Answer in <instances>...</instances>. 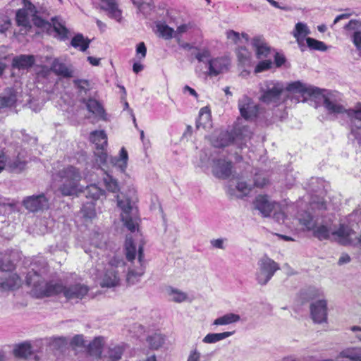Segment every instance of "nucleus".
I'll list each match as a JSON object with an SVG mask.
<instances>
[{
  "label": "nucleus",
  "mask_w": 361,
  "mask_h": 361,
  "mask_svg": "<svg viewBox=\"0 0 361 361\" xmlns=\"http://www.w3.org/2000/svg\"><path fill=\"white\" fill-rule=\"evenodd\" d=\"M283 85L274 80L264 81L260 85V100L264 103H275L284 90Z\"/></svg>",
  "instance_id": "obj_10"
},
{
  "label": "nucleus",
  "mask_w": 361,
  "mask_h": 361,
  "mask_svg": "<svg viewBox=\"0 0 361 361\" xmlns=\"http://www.w3.org/2000/svg\"><path fill=\"white\" fill-rule=\"evenodd\" d=\"M104 182L106 189L114 193L118 192L119 186L116 179L113 178L112 176L106 175L104 178Z\"/></svg>",
  "instance_id": "obj_47"
},
{
  "label": "nucleus",
  "mask_w": 361,
  "mask_h": 361,
  "mask_svg": "<svg viewBox=\"0 0 361 361\" xmlns=\"http://www.w3.org/2000/svg\"><path fill=\"white\" fill-rule=\"evenodd\" d=\"M35 61L34 56L22 54L13 59L12 67L19 70L28 69L33 66Z\"/></svg>",
  "instance_id": "obj_23"
},
{
  "label": "nucleus",
  "mask_w": 361,
  "mask_h": 361,
  "mask_svg": "<svg viewBox=\"0 0 361 361\" xmlns=\"http://www.w3.org/2000/svg\"><path fill=\"white\" fill-rule=\"evenodd\" d=\"M147 341L152 348L157 349L164 343V338L161 334H154L147 338Z\"/></svg>",
  "instance_id": "obj_50"
},
{
  "label": "nucleus",
  "mask_w": 361,
  "mask_h": 361,
  "mask_svg": "<svg viewBox=\"0 0 361 361\" xmlns=\"http://www.w3.org/2000/svg\"><path fill=\"white\" fill-rule=\"evenodd\" d=\"M237 190L240 193V196H245L249 194L252 187L245 181H238L236 185Z\"/></svg>",
  "instance_id": "obj_51"
},
{
  "label": "nucleus",
  "mask_w": 361,
  "mask_h": 361,
  "mask_svg": "<svg viewBox=\"0 0 361 361\" xmlns=\"http://www.w3.org/2000/svg\"><path fill=\"white\" fill-rule=\"evenodd\" d=\"M16 102V93L11 90L6 94L0 96V108L13 106Z\"/></svg>",
  "instance_id": "obj_39"
},
{
  "label": "nucleus",
  "mask_w": 361,
  "mask_h": 361,
  "mask_svg": "<svg viewBox=\"0 0 361 361\" xmlns=\"http://www.w3.org/2000/svg\"><path fill=\"white\" fill-rule=\"evenodd\" d=\"M357 118L355 121V125L359 127L355 138L361 143V111L357 113Z\"/></svg>",
  "instance_id": "obj_58"
},
{
  "label": "nucleus",
  "mask_w": 361,
  "mask_h": 361,
  "mask_svg": "<svg viewBox=\"0 0 361 361\" xmlns=\"http://www.w3.org/2000/svg\"><path fill=\"white\" fill-rule=\"evenodd\" d=\"M337 237L338 240L343 245L351 243L352 236L355 235V232L348 226L341 225L338 229L332 233Z\"/></svg>",
  "instance_id": "obj_25"
},
{
  "label": "nucleus",
  "mask_w": 361,
  "mask_h": 361,
  "mask_svg": "<svg viewBox=\"0 0 361 361\" xmlns=\"http://www.w3.org/2000/svg\"><path fill=\"white\" fill-rule=\"evenodd\" d=\"M25 7L16 13V23L20 27V32L26 35L32 27L31 22L42 30H49L51 25L36 15L35 6L28 1L23 0Z\"/></svg>",
  "instance_id": "obj_1"
},
{
  "label": "nucleus",
  "mask_w": 361,
  "mask_h": 361,
  "mask_svg": "<svg viewBox=\"0 0 361 361\" xmlns=\"http://www.w3.org/2000/svg\"><path fill=\"white\" fill-rule=\"evenodd\" d=\"M23 205L31 212L47 209L49 208V200L44 194L28 196L23 200Z\"/></svg>",
  "instance_id": "obj_11"
},
{
  "label": "nucleus",
  "mask_w": 361,
  "mask_h": 361,
  "mask_svg": "<svg viewBox=\"0 0 361 361\" xmlns=\"http://www.w3.org/2000/svg\"><path fill=\"white\" fill-rule=\"evenodd\" d=\"M309 34H310V30L307 24L301 22L296 23L295 29L293 31V35L296 39L299 46H302L304 39Z\"/></svg>",
  "instance_id": "obj_30"
},
{
  "label": "nucleus",
  "mask_w": 361,
  "mask_h": 361,
  "mask_svg": "<svg viewBox=\"0 0 361 361\" xmlns=\"http://www.w3.org/2000/svg\"><path fill=\"white\" fill-rule=\"evenodd\" d=\"M209 57V52L207 50H204L202 52L198 53L196 58L199 61H204L205 59Z\"/></svg>",
  "instance_id": "obj_64"
},
{
  "label": "nucleus",
  "mask_w": 361,
  "mask_h": 361,
  "mask_svg": "<svg viewBox=\"0 0 361 361\" xmlns=\"http://www.w3.org/2000/svg\"><path fill=\"white\" fill-rule=\"evenodd\" d=\"M101 9L106 13V15L118 23L123 20V11L119 7L118 0H100Z\"/></svg>",
  "instance_id": "obj_14"
},
{
  "label": "nucleus",
  "mask_w": 361,
  "mask_h": 361,
  "mask_svg": "<svg viewBox=\"0 0 361 361\" xmlns=\"http://www.w3.org/2000/svg\"><path fill=\"white\" fill-rule=\"evenodd\" d=\"M104 193V190L95 184L88 185L85 190L86 197L93 200L99 199Z\"/></svg>",
  "instance_id": "obj_41"
},
{
  "label": "nucleus",
  "mask_w": 361,
  "mask_h": 361,
  "mask_svg": "<svg viewBox=\"0 0 361 361\" xmlns=\"http://www.w3.org/2000/svg\"><path fill=\"white\" fill-rule=\"evenodd\" d=\"M240 315L234 313H228L214 320L212 324L214 326L228 325L239 322Z\"/></svg>",
  "instance_id": "obj_32"
},
{
  "label": "nucleus",
  "mask_w": 361,
  "mask_h": 361,
  "mask_svg": "<svg viewBox=\"0 0 361 361\" xmlns=\"http://www.w3.org/2000/svg\"><path fill=\"white\" fill-rule=\"evenodd\" d=\"M189 28V26L186 24L181 25L177 27V30L175 31L174 37L178 39L179 38V35L186 32Z\"/></svg>",
  "instance_id": "obj_62"
},
{
  "label": "nucleus",
  "mask_w": 361,
  "mask_h": 361,
  "mask_svg": "<svg viewBox=\"0 0 361 361\" xmlns=\"http://www.w3.org/2000/svg\"><path fill=\"white\" fill-rule=\"evenodd\" d=\"M353 42L357 49L361 50V31H355L354 32Z\"/></svg>",
  "instance_id": "obj_61"
},
{
  "label": "nucleus",
  "mask_w": 361,
  "mask_h": 361,
  "mask_svg": "<svg viewBox=\"0 0 361 361\" xmlns=\"http://www.w3.org/2000/svg\"><path fill=\"white\" fill-rule=\"evenodd\" d=\"M252 45L255 49L257 56L259 59L267 57L270 52V48L265 42L264 39L262 37H255L252 39Z\"/></svg>",
  "instance_id": "obj_24"
},
{
  "label": "nucleus",
  "mask_w": 361,
  "mask_h": 361,
  "mask_svg": "<svg viewBox=\"0 0 361 361\" xmlns=\"http://www.w3.org/2000/svg\"><path fill=\"white\" fill-rule=\"evenodd\" d=\"M279 264L268 257H263L257 262V269L255 273V278L257 283L261 286L266 285L279 270Z\"/></svg>",
  "instance_id": "obj_8"
},
{
  "label": "nucleus",
  "mask_w": 361,
  "mask_h": 361,
  "mask_svg": "<svg viewBox=\"0 0 361 361\" xmlns=\"http://www.w3.org/2000/svg\"><path fill=\"white\" fill-rule=\"evenodd\" d=\"M308 47L311 49L326 51L327 49L326 45L321 41L317 40L314 38L307 37L305 39Z\"/></svg>",
  "instance_id": "obj_46"
},
{
  "label": "nucleus",
  "mask_w": 361,
  "mask_h": 361,
  "mask_svg": "<svg viewBox=\"0 0 361 361\" xmlns=\"http://www.w3.org/2000/svg\"><path fill=\"white\" fill-rule=\"evenodd\" d=\"M323 99V105L329 114L337 116L345 114L347 116L350 121L351 133L355 136L359 127L355 126V121L357 118V113L361 111V104H358L355 109H347L336 99L335 94L332 92L324 95Z\"/></svg>",
  "instance_id": "obj_3"
},
{
  "label": "nucleus",
  "mask_w": 361,
  "mask_h": 361,
  "mask_svg": "<svg viewBox=\"0 0 361 361\" xmlns=\"http://www.w3.org/2000/svg\"><path fill=\"white\" fill-rule=\"evenodd\" d=\"M312 319L317 323H322L327 317V303L325 300H317L310 305Z\"/></svg>",
  "instance_id": "obj_21"
},
{
  "label": "nucleus",
  "mask_w": 361,
  "mask_h": 361,
  "mask_svg": "<svg viewBox=\"0 0 361 361\" xmlns=\"http://www.w3.org/2000/svg\"><path fill=\"white\" fill-rule=\"evenodd\" d=\"M119 267H124V262L121 259L114 257L109 262L99 277L102 287L113 288L119 285L120 276L118 271L116 270Z\"/></svg>",
  "instance_id": "obj_7"
},
{
  "label": "nucleus",
  "mask_w": 361,
  "mask_h": 361,
  "mask_svg": "<svg viewBox=\"0 0 361 361\" xmlns=\"http://www.w3.org/2000/svg\"><path fill=\"white\" fill-rule=\"evenodd\" d=\"M314 235L317 237L320 240L327 239L329 236L330 231L329 228L324 225H321L319 226L314 227Z\"/></svg>",
  "instance_id": "obj_48"
},
{
  "label": "nucleus",
  "mask_w": 361,
  "mask_h": 361,
  "mask_svg": "<svg viewBox=\"0 0 361 361\" xmlns=\"http://www.w3.org/2000/svg\"><path fill=\"white\" fill-rule=\"evenodd\" d=\"M11 20L5 18L2 19V21L0 22V33H5L11 27Z\"/></svg>",
  "instance_id": "obj_60"
},
{
  "label": "nucleus",
  "mask_w": 361,
  "mask_h": 361,
  "mask_svg": "<svg viewBox=\"0 0 361 361\" xmlns=\"http://www.w3.org/2000/svg\"><path fill=\"white\" fill-rule=\"evenodd\" d=\"M147 54V47L144 42H140L136 47V55L139 59L145 58Z\"/></svg>",
  "instance_id": "obj_57"
},
{
  "label": "nucleus",
  "mask_w": 361,
  "mask_h": 361,
  "mask_svg": "<svg viewBox=\"0 0 361 361\" xmlns=\"http://www.w3.org/2000/svg\"><path fill=\"white\" fill-rule=\"evenodd\" d=\"M230 64L231 61L228 57H219L209 60L208 61V74L210 76H216L219 74L226 72Z\"/></svg>",
  "instance_id": "obj_17"
},
{
  "label": "nucleus",
  "mask_w": 361,
  "mask_h": 361,
  "mask_svg": "<svg viewBox=\"0 0 361 361\" xmlns=\"http://www.w3.org/2000/svg\"><path fill=\"white\" fill-rule=\"evenodd\" d=\"M124 348L121 345H114L109 348L108 351L109 357L110 361H118L121 358Z\"/></svg>",
  "instance_id": "obj_45"
},
{
  "label": "nucleus",
  "mask_w": 361,
  "mask_h": 361,
  "mask_svg": "<svg viewBox=\"0 0 361 361\" xmlns=\"http://www.w3.org/2000/svg\"><path fill=\"white\" fill-rule=\"evenodd\" d=\"M54 179L61 182L59 188L61 194L64 196H70L78 192L81 174L74 166H68L60 170L55 175Z\"/></svg>",
  "instance_id": "obj_5"
},
{
  "label": "nucleus",
  "mask_w": 361,
  "mask_h": 361,
  "mask_svg": "<svg viewBox=\"0 0 361 361\" xmlns=\"http://www.w3.org/2000/svg\"><path fill=\"white\" fill-rule=\"evenodd\" d=\"M104 338L102 336L96 337L89 345L88 352L90 355L100 358L104 345Z\"/></svg>",
  "instance_id": "obj_28"
},
{
  "label": "nucleus",
  "mask_w": 361,
  "mask_h": 361,
  "mask_svg": "<svg viewBox=\"0 0 361 361\" xmlns=\"http://www.w3.org/2000/svg\"><path fill=\"white\" fill-rule=\"evenodd\" d=\"M13 268L14 265L11 262L4 263L0 260V271L4 273V281L0 282V290H13L21 286L20 278L16 274L10 272Z\"/></svg>",
  "instance_id": "obj_9"
},
{
  "label": "nucleus",
  "mask_w": 361,
  "mask_h": 361,
  "mask_svg": "<svg viewBox=\"0 0 361 361\" xmlns=\"http://www.w3.org/2000/svg\"><path fill=\"white\" fill-rule=\"evenodd\" d=\"M200 359L201 353L197 348H195L190 352L187 361H200Z\"/></svg>",
  "instance_id": "obj_59"
},
{
  "label": "nucleus",
  "mask_w": 361,
  "mask_h": 361,
  "mask_svg": "<svg viewBox=\"0 0 361 361\" xmlns=\"http://www.w3.org/2000/svg\"><path fill=\"white\" fill-rule=\"evenodd\" d=\"M212 173L218 178L225 179L232 173V164L226 159H219L214 160Z\"/></svg>",
  "instance_id": "obj_20"
},
{
  "label": "nucleus",
  "mask_w": 361,
  "mask_h": 361,
  "mask_svg": "<svg viewBox=\"0 0 361 361\" xmlns=\"http://www.w3.org/2000/svg\"><path fill=\"white\" fill-rule=\"evenodd\" d=\"M51 71L55 75L64 78L74 77L75 71L72 65L63 63L59 59H54L50 67Z\"/></svg>",
  "instance_id": "obj_22"
},
{
  "label": "nucleus",
  "mask_w": 361,
  "mask_h": 361,
  "mask_svg": "<svg viewBox=\"0 0 361 361\" xmlns=\"http://www.w3.org/2000/svg\"><path fill=\"white\" fill-rule=\"evenodd\" d=\"M226 36L229 40H231L232 42H233L235 44H237L240 42V37L244 38L246 42H248V40H249L247 34H246V33L240 34L239 32H237L234 30H228L226 32Z\"/></svg>",
  "instance_id": "obj_49"
},
{
  "label": "nucleus",
  "mask_w": 361,
  "mask_h": 361,
  "mask_svg": "<svg viewBox=\"0 0 361 361\" xmlns=\"http://www.w3.org/2000/svg\"><path fill=\"white\" fill-rule=\"evenodd\" d=\"M300 223L303 225L307 230L314 229L316 221L314 218L307 212L301 214L299 217Z\"/></svg>",
  "instance_id": "obj_43"
},
{
  "label": "nucleus",
  "mask_w": 361,
  "mask_h": 361,
  "mask_svg": "<svg viewBox=\"0 0 361 361\" xmlns=\"http://www.w3.org/2000/svg\"><path fill=\"white\" fill-rule=\"evenodd\" d=\"M143 257V248L142 246H140L137 253V262L139 263V266L136 269H131L128 271L126 279L128 284H135L140 281L141 277L143 276L145 273Z\"/></svg>",
  "instance_id": "obj_18"
},
{
  "label": "nucleus",
  "mask_w": 361,
  "mask_h": 361,
  "mask_svg": "<svg viewBox=\"0 0 361 361\" xmlns=\"http://www.w3.org/2000/svg\"><path fill=\"white\" fill-rule=\"evenodd\" d=\"M269 183V180L264 174H256L254 179L255 185L258 188H263Z\"/></svg>",
  "instance_id": "obj_53"
},
{
  "label": "nucleus",
  "mask_w": 361,
  "mask_h": 361,
  "mask_svg": "<svg viewBox=\"0 0 361 361\" xmlns=\"http://www.w3.org/2000/svg\"><path fill=\"white\" fill-rule=\"evenodd\" d=\"M52 25L54 31L59 35L61 39L67 38L68 30L66 27L64 23L61 19L54 18L51 19Z\"/></svg>",
  "instance_id": "obj_38"
},
{
  "label": "nucleus",
  "mask_w": 361,
  "mask_h": 361,
  "mask_svg": "<svg viewBox=\"0 0 361 361\" xmlns=\"http://www.w3.org/2000/svg\"><path fill=\"white\" fill-rule=\"evenodd\" d=\"M277 206L278 203L272 201L267 195H257L253 202L254 209L264 217L269 216Z\"/></svg>",
  "instance_id": "obj_12"
},
{
  "label": "nucleus",
  "mask_w": 361,
  "mask_h": 361,
  "mask_svg": "<svg viewBox=\"0 0 361 361\" xmlns=\"http://www.w3.org/2000/svg\"><path fill=\"white\" fill-rule=\"evenodd\" d=\"M13 352L16 357L27 358L32 354V347L28 343H20L15 346Z\"/></svg>",
  "instance_id": "obj_36"
},
{
  "label": "nucleus",
  "mask_w": 361,
  "mask_h": 361,
  "mask_svg": "<svg viewBox=\"0 0 361 361\" xmlns=\"http://www.w3.org/2000/svg\"><path fill=\"white\" fill-rule=\"evenodd\" d=\"M81 212L85 218L92 219L96 216L95 204L93 202H89L83 204Z\"/></svg>",
  "instance_id": "obj_44"
},
{
  "label": "nucleus",
  "mask_w": 361,
  "mask_h": 361,
  "mask_svg": "<svg viewBox=\"0 0 361 361\" xmlns=\"http://www.w3.org/2000/svg\"><path fill=\"white\" fill-rule=\"evenodd\" d=\"M126 258L128 261L135 259L137 251L131 238H127L125 243Z\"/></svg>",
  "instance_id": "obj_40"
},
{
  "label": "nucleus",
  "mask_w": 361,
  "mask_h": 361,
  "mask_svg": "<svg viewBox=\"0 0 361 361\" xmlns=\"http://www.w3.org/2000/svg\"><path fill=\"white\" fill-rule=\"evenodd\" d=\"M211 121V114L210 111L207 107H203L200 109L199 112V118L196 123L197 128H207L208 125L210 124Z\"/></svg>",
  "instance_id": "obj_34"
},
{
  "label": "nucleus",
  "mask_w": 361,
  "mask_h": 361,
  "mask_svg": "<svg viewBox=\"0 0 361 361\" xmlns=\"http://www.w3.org/2000/svg\"><path fill=\"white\" fill-rule=\"evenodd\" d=\"M74 83L80 90H86L88 87V82L85 80H75Z\"/></svg>",
  "instance_id": "obj_63"
},
{
  "label": "nucleus",
  "mask_w": 361,
  "mask_h": 361,
  "mask_svg": "<svg viewBox=\"0 0 361 361\" xmlns=\"http://www.w3.org/2000/svg\"><path fill=\"white\" fill-rule=\"evenodd\" d=\"M128 152L124 147H122L119 153V157H111L110 163L119 169L121 171L125 172L128 166Z\"/></svg>",
  "instance_id": "obj_27"
},
{
  "label": "nucleus",
  "mask_w": 361,
  "mask_h": 361,
  "mask_svg": "<svg viewBox=\"0 0 361 361\" xmlns=\"http://www.w3.org/2000/svg\"><path fill=\"white\" fill-rule=\"evenodd\" d=\"M238 108L241 116L245 119L255 117L258 112L257 106L247 96H243L239 99Z\"/></svg>",
  "instance_id": "obj_19"
},
{
  "label": "nucleus",
  "mask_w": 361,
  "mask_h": 361,
  "mask_svg": "<svg viewBox=\"0 0 361 361\" xmlns=\"http://www.w3.org/2000/svg\"><path fill=\"white\" fill-rule=\"evenodd\" d=\"M86 107L90 112L92 113L99 119L106 120L104 109L97 100L88 99L86 102Z\"/></svg>",
  "instance_id": "obj_29"
},
{
  "label": "nucleus",
  "mask_w": 361,
  "mask_h": 361,
  "mask_svg": "<svg viewBox=\"0 0 361 361\" xmlns=\"http://www.w3.org/2000/svg\"><path fill=\"white\" fill-rule=\"evenodd\" d=\"M234 134L235 135L228 131H221L217 135L212 136V144L214 147L218 148L224 147L231 144H235L239 148H243L252 136V132L247 126L235 128Z\"/></svg>",
  "instance_id": "obj_4"
},
{
  "label": "nucleus",
  "mask_w": 361,
  "mask_h": 361,
  "mask_svg": "<svg viewBox=\"0 0 361 361\" xmlns=\"http://www.w3.org/2000/svg\"><path fill=\"white\" fill-rule=\"evenodd\" d=\"M157 31L161 37L166 39L174 37L175 30L164 23H159L157 25Z\"/></svg>",
  "instance_id": "obj_42"
},
{
  "label": "nucleus",
  "mask_w": 361,
  "mask_h": 361,
  "mask_svg": "<svg viewBox=\"0 0 361 361\" xmlns=\"http://www.w3.org/2000/svg\"><path fill=\"white\" fill-rule=\"evenodd\" d=\"M356 348H347L339 353V357L355 360Z\"/></svg>",
  "instance_id": "obj_56"
},
{
  "label": "nucleus",
  "mask_w": 361,
  "mask_h": 361,
  "mask_svg": "<svg viewBox=\"0 0 361 361\" xmlns=\"http://www.w3.org/2000/svg\"><path fill=\"white\" fill-rule=\"evenodd\" d=\"M228 240L225 238L212 239L210 240V244L213 248L225 250L226 248Z\"/></svg>",
  "instance_id": "obj_52"
},
{
  "label": "nucleus",
  "mask_w": 361,
  "mask_h": 361,
  "mask_svg": "<svg viewBox=\"0 0 361 361\" xmlns=\"http://www.w3.org/2000/svg\"><path fill=\"white\" fill-rule=\"evenodd\" d=\"M237 58L239 63L243 66H249L251 64V53L245 47H239L237 49Z\"/></svg>",
  "instance_id": "obj_37"
},
{
  "label": "nucleus",
  "mask_w": 361,
  "mask_h": 361,
  "mask_svg": "<svg viewBox=\"0 0 361 361\" xmlns=\"http://www.w3.org/2000/svg\"><path fill=\"white\" fill-rule=\"evenodd\" d=\"M26 283L32 286L31 292L36 298H44L55 295L61 293L62 284L59 283L46 282L42 277L35 271H29L26 276Z\"/></svg>",
  "instance_id": "obj_2"
},
{
  "label": "nucleus",
  "mask_w": 361,
  "mask_h": 361,
  "mask_svg": "<svg viewBox=\"0 0 361 361\" xmlns=\"http://www.w3.org/2000/svg\"><path fill=\"white\" fill-rule=\"evenodd\" d=\"M90 140L95 145L98 149H104L107 145V135L103 130L91 132L90 134Z\"/></svg>",
  "instance_id": "obj_26"
},
{
  "label": "nucleus",
  "mask_w": 361,
  "mask_h": 361,
  "mask_svg": "<svg viewBox=\"0 0 361 361\" xmlns=\"http://www.w3.org/2000/svg\"><path fill=\"white\" fill-rule=\"evenodd\" d=\"M166 290L171 300L173 302L180 303L188 300V294L178 288L169 287Z\"/></svg>",
  "instance_id": "obj_33"
},
{
  "label": "nucleus",
  "mask_w": 361,
  "mask_h": 361,
  "mask_svg": "<svg viewBox=\"0 0 361 361\" xmlns=\"http://www.w3.org/2000/svg\"><path fill=\"white\" fill-rule=\"evenodd\" d=\"M89 288L87 286L81 283H75L68 287L63 286L61 293L68 300L82 299L88 293Z\"/></svg>",
  "instance_id": "obj_16"
},
{
  "label": "nucleus",
  "mask_w": 361,
  "mask_h": 361,
  "mask_svg": "<svg viewBox=\"0 0 361 361\" xmlns=\"http://www.w3.org/2000/svg\"><path fill=\"white\" fill-rule=\"evenodd\" d=\"M25 162L16 158L11 159L5 153L0 152V172L4 169L10 172H20L24 169Z\"/></svg>",
  "instance_id": "obj_15"
},
{
  "label": "nucleus",
  "mask_w": 361,
  "mask_h": 361,
  "mask_svg": "<svg viewBox=\"0 0 361 361\" xmlns=\"http://www.w3.org/2000/svg\"><path fill=\"white\" fill-rule=\"evenodd\" d=\"M71 345L73 348H83L85 345V341L82 335L75 336L71 341Z\"/></svg>",
  "instance_id": "obj_54"
},
{
  "label": "nucleus",
  "mask_w": 361,
  "mask_h": 361,
  "mask_svg": "<svg viewBox=\"0 0 361 361\" xmlns=\"http://www.w3.org/2000/svg\"><path fill=\"white\" fill-rule=\"evenodd\" d=\"M286 89L293 94H300L302 97L305 95L307 97L316 96L321 94L319 88L302 83L300 81L289 83Z\"/></svg>",
  "instance_id": "obj_13"
},
{
  "label": "nucleus",
  "mask_w": 361,
  "mask_h": 361,
  "mask_svg": "<svg viewBox=\"0 0 361 361\" xmlns=\"http://www.w3.org/2000/svg\"><path fill=\"white\" fill-rule=\"evenodd\" d=\"M233 332L226 331L222 333H210L207 334L202 339L204 343H215L232 336Z\"/></svg>",
  "instance_id": "obj_35"
},
{
  "label": "nucleus",
  "mask_w": 361,
  "mask_h": 361,
  "mask_svg": "<svg viewBox=\"0 0 361 361\" xmlns=\"http://www.w3.org/2000/svg\"><path fill=\"white\" fill-rule=\"evenodd\" d=\"M90 42L91 40L90 39L85 37L82 34L78 33L73 37L71 44L75 49L84 52L88 49Z\"/></svg>",
  "instance_id": "obj_31"
},
{
  "label": "nucleus",
  "mask_w": 361,
  "mask_h": 361,
  "mask_svg": "<svg viewBox=\"0 0 361 361\" xmlns=\"http://www.w3.org/2000/svg\"><path fill=\"white\" fill-rule=\"evenodd\" d=\"M117 204L121 210V217L124 226L131 232L138 226V209L135 205V199L123 197L120 199L117 195Z\"/></svg>",
  "instance_id": "obj_6"
},
{
  "label": "nucleus",
  "mask_w": 361,
  "mask_h": 361,
  "mask_svg": "<svg viewBox=\"0 0 361 361\" xmlns=\"http://www.w3.org/2000/svg\"><path fill=\"white\" fill-rule=\"evenodd\" d=\"M271 61L270 60H264L260 61L255 67V72L260 73L269 69L271 67Z\"/></svg>",
  "instance_id": "obj_55"
}]
</instances>
